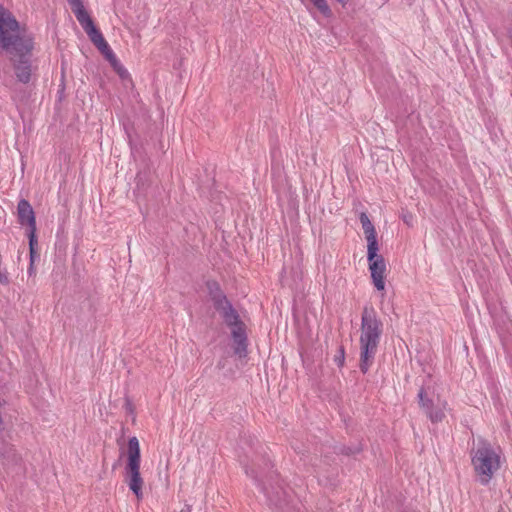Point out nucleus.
I'll use <instances>...</instances> for the list:
<instances>
[{"mask_svg": "<svg viewBox=\"0 0 512 512\" xmlns=\"http://www.w3.org/2000/svg\"><path fill=\"white\" fill-rule=\"evenodd\" d=\"M0 48L6 53L16 79L28 84L37 70L33 60L34 37L7 9L0 6Z\"/></svg>", "mask_w": 512, "mask_h": 512, "instance_id": "nucleus-1", "label": "nucleus"}, {"mask_svg": "<svg viewBox=\"0 0 512 512\" xmlns=\"http://www.w3.org/2000/svg\"><path fill=\"white\" fill-rule=\"evenodd\" d=\"M470 456L478 481L482 485L489 484L501 466L500 450L494 448L489 441L479 437L476 442H473Z\"/></svg>", "mask_w": 512, "mask_h": 512, "instance_id": "nucleus-2", "label": "nucleus"}, {"mask_svg": "<svg viewBox=\"0 0 512 512\" xmlns=\"http://www.w3.org/2000/svg\"><path fill=\"white\" fill-rule=\"evenodd\" d=\"M220 313L225 324L231 328V335L234 341V353L239 358L247 356V335L245 324L241 321L238 312L234 309L231 302H225L223 305L216 308Z\"/></svg>", "mask_w": 512, "mask_h": 512, "instance_id": "nucleus-3", "label": "nucleus"}, {"mask_svg": "<svg viewBox=\"0 0 512 512\" xmlns=\"http://www.w3.org/2000/svg\"><path fill=\"white\" fill-rule=\"evenodd\" d=\"M128 461L126 465V482L138 499L142 498L143 479L140 475V447L137 437L128 440Z\"/></svg>", "mask_w": 512, "mask_h": 512, "instance_id": "nucleus-4", "label": "nucleus"}, {"mask_svg": "<svg viewBox=\"0 0 512 512\" xmlns=\"http://www.w3.org/2000/svg\"><path fill=\"white\" fill-rule=\"evenodd\" d=\"M381 335L382 333H361L360 335L359 368L363 374H366L374 363Z\"/></svg>", "mask_w": 512, "mask_h": 512, "instance_id": "nucleus-5", "label": "nucleus"}, {"mask_svg": "<svg viewBox=\"0 0 512 512\" xmlns=\"http://www.w3.org/2000/svg\"><path fill=\"white\" fill-rule=\"evenodd\" d=\"M377 252L378 247H375L374 253H371V250L367 249V260L375 288L379 291H383L385 289L386 263L384 257L378 255Z\"/></svg>", "mask_w": 512, "mask_h": 512, "instance_id": "nucleus-6", "label": "nucleus"}, {"mask_svg": "<svg viewBox=\"0 0 512 512\" xmlns=\"http://www.w3.org/2000/svg\"><path fill=\"white\" fill-rule=\"evenodd\" d=\"M90 41L97 47V49L101 52L104 58L110 63L111 67L114 71L118 70L122 64L117 59L115 53L103 37L100 30H97L95 33L88 36Z\"/></svg>", "mask_w": 512, "mask_h": 512, "instance_id": "nucleus-7", "label": "nucleus"}, {"mask_svg": "<svg viewBox=\"0 0 512 512\" xmlns=\"http://www.w3.org/2000/svg\"><path fill=\"white\" fill-rule=\"evenodd\" d=\"M68 3L71 6V9L73 13L75 14L76 19L78 20L79 24L87 34V36H90L91 34L95 33L97 30H99L88 12L85 10L82 1L81 0H67Z\"/></svg>", "mask_w": 512, "mask_h": 512, "instance_id": "nucleus-8", "label": "nucleus"}, {"mask_svg": "<svg viewBox=\"0 0 512 512\" xmlns=\"http://www.w3.org/2000/svg\"><path fill=\"white\" fill-rule=\"evenodd\" d=\"M383 324L374 308L365 307L361 316V333H382Z\"/></svg>", "mask_w": 512, "mask_h": 512, "instance_id": "nucleus-9", "label": "nucleus"}, {"mask_svg": "<svg viewBox=\"0 0 512 512\" xmlns=\"http://www.w3.org/2000/svg\"><path fill=\"white\" fill-rule=\"evenodd\" d=\"M18 222L21 225H28L30 229L36 230L35 213L31 204L26 199H21L17 204Z\"/></svg>", "mask_w": 512, "mask_h": 512, "instance_id": "nucleus-10", "label": "nucleus"}, {"mask_svg": "<svg viewBox=\"0 0 512 512\" xmlns=\"http://www.w3.org/2000/svg\"><path fill=\"white\" fill-rule=\"evenodd\" d=\"M360 222L367 240V249L374 253L375 247H378L377 234L374 225L370 221L368 215L364 212L360 214Z\"/></svg>", "mask_w": 512, "mask_h": 512, "instance_id": "nucleus-11", "label": "nucleus"}, {"mask_svg": "<svg viewBox=\"0 0 512 512\" xmlns=\"http://www.w3.org/2000/svg\"><path fill=\"white\" fill-rule=\"evenodd\" d=\"M0 456L3 458V464L12 468H21V456L16 452L14 447L9 444L0 445Z\"/></svg>", "mask_w": 512, "mask_h": 512, "instance_id": "nucleus-12", "label": "nucleus"}, {"mask_svg": "<svg viewBox=\"0 0 512 512\" xmlns=\"http://www.w3.org/2000/svg\"><path fill=\"white\" fill-rule=\"evenodd\" d=\"M206 285L215 309L229 301L216 281H208Z\"/></svg>", "mask_w": 512, "mask_h": 512, "instance_id": "nucleus-13", "label": "nucleus"}, {"mask_svg": "<svg viewBox=\"0 0 512 512\" xmlns=\"http://www.w3.org/2000/svg\"><path fill=\"white\" fill-rule=\"evenodd\" d=\"M418 399L419 404L424 409L425 413L433 408V401L426 396L424 388L419 390Z\"/></svg>", "mask_w": 512, "mask_h": 512, "instance_id": "nucleus-14", "label": "nucleus"}, {"mask_svg": "<svg viewBox=\"0 0 512 512\" xmlns=\"http://www.w3.org/2000/svg\"><path fill=\"white\" fill-rule=\"evenodd\" d=\"M311 2L325 17L332 15V11L326 0H311Z\"/></svg>", "mask_w": 512, "mask_h": 512, "instance_id": "nucleus-15", "label": "nucleus"}, {"mask_svg": "<svg viewBox=\"0 0 512 512\" xmlns=\"http://www.w3.org/2000/svg\"><path fill=\"white\" fill-rule=\"evenodd\" d=\"M426 415L433 423L441 422L445 417V414L442 409L434 407L427 411Z\"/></svg>", "mask_w": 512, "mask_h": 512, "instance_id": "nucleus-16", "label": "nucleus"}, {"mask_svg": "<svg viewBox=\"0 0 512 512\" xmlns=\"http://www.w3.org/2000/svg\"><path fill=\"white\" fill-rule=\"evenodd\" d=\"M334 362L338 367H342L345 362V350L343 346H340L338 349V353L334 357Z\"/></svg>", "mask_w": 512, "mask_h": 512, "instance_id": "nucleus-17", "label": "nucleus"}, {"mask_svg": "<svg viewBox=\"0 0 512 512\" xmlns=\"http://www.w3.org/2000/svg\"><path fill=\"white\" fill-rule=\"evenodd\" d=\"M241 463L244 465L246 474L252 477L255 481L259 482L260 475L254 470V468H248L246 464H244L243 462Z\"/></svg>", "mask_w": 512, "mask_h": 512, "instance_id": "nucleus-18", "label": "nucleus"}, {"mask_svg": "<svg viewBox=\"0 0 512 512\" xmlns=\"http://www.w3.org/2000/svg\"><path fill=\"white\" fill-rule=\"evenodd\" d=\"M35 231L36 230L30 229V233H29V248L30 249L35 248V245L37 244Z\"/></svg>", "mask_w": 512, "mask_h": 512, "instance_id": "nucleus-19", "label": "nucleus"}, {"mask_svg": "<svg viewBox=\"0 0 512 512\" xmlns=\"http://www.w3.org/2000/svg\"><path fill=\"white\" fill-rule=\"evenodd\" d=\"M121 78H126L128 76V71L122 65L118 70L115 71Z\"/></svg>", "mask_w": 512, "mask_h": 512, "instance_id": "nucleus-20", "label": "nucleus"}, {"mask_svg": "<svg viewBox=\"0 0 512 512\" xmlns=\"http://www.w3.org/2000/svg\"><path fill=\"white\" fill-rule=\"evenodd\" d=\"M261 490H262V492H263V493H265V495H266V496H267L271 501H275V502H277V500H276V499H274V498L272 497V495L270 494L269 490L266 488V486H265L264 484H261Z\"/></svg>", "mask_w": 512, "mask_h": 512, "instance_id": "nucleus-21", "label": "nucleus"}, {"mask_svg": "<svg viewBox=\"0 0 512 512\" xmlns=\"http://www.w3.org/2000/svg\"><path fill=\"white\" fill-rule=\"evenodd\" d=\"M35 254H36V252H35V248L30 249V260H31V265H30L29 271H31V270H32V265H33L34 255H35Z\"/></svg>", "mask_w": 512, "mask_h": 512, "instance_id": "nucleus-22", "label": "nucleus"}, {"mask_svg": "<svg viewBox=\"0 0 512 512\" xmlns=\"http://www.w3.org/2000/svg\"><path fill=\"white\" fill-rule=\"evenodd\" d=\"M338 3H340L343 7H345L348 3V0H336Z\"/></svg>", "mask_w": 512, "mask_h": 512, "instance_id": "nucleus-23", "label": "nucleus"}, {"mask_svg": "<svg viewBox=\"0 0 512 512\" xmlns=\"http://www.w3.org/2000/svg\"><path fill=\"white\" fill-rule=\"evenodd\" d=\"M409 219H411V216H408V217H407V216H404V218H403V220H404L407 224H409Z\"/></svg>", "mask_w": 512, "mask_h": 512, "instance_id": "nucleus-24", "label": "nucleus"}, {"mask_svg": "<svg viewBox=\"0 0 512 512\" xmlns=\"http://www.w3.org/2000/svg\"><path fill=\"white\" fill-rule=\"evenodd\" d=\"M409 219H411V216H408V217H407V216H404V218H403V220H404L407 224H409Z\"/></svg>", "mask_w": 512, "mask_h": 512, "instance_id": "nucleus-25", "label": "nucleus"}, {"mask_svg": "<svg viewBox=\"0 0 512 512\" xmlns=\"http://www.w3.org/2000/svg\"><path fill=\"white\" fill-rule=\"evenodd\" d=\"M346 453H347V454H353V453H355V451H351V450L349 449V451H347Z\"/></svg>", "mask_w": 512, "mask_h": 512, "instance_id": "nucleus-26", "label": "nucleus"}]
</instances>
